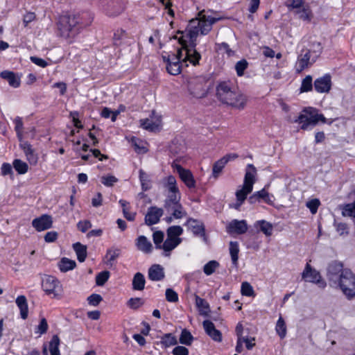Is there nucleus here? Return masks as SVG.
Masks as SVG:
<instances>
[{
	"mask_svg": "<svg viewBox=\"0 0 355 355\" xmlns=\"http://www.w3.org/2000/svg\"><path fill=\"white\" fill-rule=\"evenodd\" d=\"M202 324L206 334L209 336L215 341H221L222 334L219 330L216 329L214 324L211 321L209 320H204Z\"/></svg>",
	"mask_w": 355,
	"mask_h": 355,
	"instance_id": "obj_19",
	"label": "nucleus"
},
{
	"mask_svg": "<svg viewBox=\"0 0 355 355\" xmlns=\"http://www.w3.org/2000/svg\"><path fill=\"white\" fill-rule=\"evenodd\" d=\"M182 239H173L167 236L166 239L164 241L162 245V249L164 251V256H168L169 254L166 252H170L173 249H175L178 245L182 243Z\"/></svg>",
	"mask_w": 355,
	"mask_h": 355,
	"instance_id": "obj_25",
	"label": "nucleus"
},
{
	"mask_svg": "<svg viewBox=\"0 0 355 355\" xmlns=\"http://www.w3.org/2000/svg\"><path fill=\"white\" fill-rule=\"evenodd\" d=\"M176 169L180 178L188 188L191 189L196 187V180L190 170L185 169L180 165H178Z\"/></svg>",
	"mask_w": 355,
	"mask_h": 355,
	"instance_id": "obj_15",
	"label": "nucleus"
},
{
	"mask_svg": "<svg viewBox=\"0 0 355 355\" xmlns=\"http://www.w3.org/2000/svg\"><path fill=\"white\" fill-rule=\"evenodd\" d=\"M254 227L259 228V231L262 232L267 236H270L272 234V225L265 220H257L254 223Z\"/></svg>",
	"mask_w": 355,
	"mask_h": 355,
	"instance_id": "obj_30",
	"label": "nucleus"
},
{
	"mask_svg": "<svg viewBox=\"0 0 355 355\" xmlns=\"http://www.w3.org/2000/svg\"><path fill=\"white\" fill-rule=\"evenodd\" d=\"M145 284L144 275L139 272H136L132 279V289L135 291H143L145 288Z\"/></svg>",
	"mask_w": 355,
	"mask_h": 355,
	"instance_id": "obj_29",
	"label": "nucleus"
},
{
	"mask_svg": "<svg viewBox=\"0 0 355 355\" xmlns=\"http://www.w3.org/2000/svg\"><path fill=\"white\" fill-rule=\"evenodd\" d=\"M239 247L237 241H230V254L233 265L237 266L239 259Z\"/></svg>",
	"mask_w": 355,
	"mask_h": 355,
	"instance_id": "obj_36",
	"label": "nucleus"
},
{
	"mask_svg": "<svg viewBox=\"0 0 355 355\" xmlns=\"http://www.w3.org/2000/svg\"><path fill=\"white\" fill-rule=\"evenodd\" d=\"M180 193H170L164 200V207L169 212L171 209L180 203Z\"/></svg>",
	"mask_w": 355,
	"mask_h": 355,
	"instance_id": "obj_23",
	"label": "nucleus"
},
{
	"mask_svg": "<svg viewBox=\"0 0 355 355\" xmlns=\"http://www.w3.org/2000/svg\"><path fill=\"white\" fill-rule=\"evenodd\" d=\"M163 214L164 211L162 208L155 206L150 207L145 216V223L148 226L158 223Z\"/></svg>",
	"mask_w": 355,
	"mask_h": 355,
	"instance_id": "obj_14",
	"label": "nucleus"
},
{
	"mask_svg": "<svg viewBox=\"0 0 355 355\" xmlns=\"http://www.w3.org/2000/svg\"><path fill=\"white\" fill-rule=\"evenodd\" d=\"M295 13L298 15L299 18L303 21H311L312 17L311 10L309 5L304 6L300 10H297Z\"/></svg>",
	"mask_w": 355,
	"mask_h": 355,
	"instance_id": "obj_38",
	"label": "nucleus"
},
{
	"mask_svg": "<svg viewBox=\"0 0 355 355\" xmlns=\"http://www.w3.org/2000/svg\"><path fill=\"white\" fill-rule=\"evenodd\" d=\"M248 67V62L246 60L242 59L237 62L235 64V70L238 76H242L244 74L245 70Z\"/></svg>",
	"mask_w": 355,
	"mask_h": 355,
	"instance_id": "obj_51",
	"label": "nucleus"
},
{
	"mask_svg": "<svg viewBox=\"0 0 355 355\" xmlns=\"http://www.w3.org/2000/svg\"><path fill=\"white\" fill-rule=\"evenodd\" d=\"M126 35H127V33L124 30H123V29L117 30L114 33V37H113L114 44L116 46L120 45L121 41L123 38L127 37Z\"/></svg>",
	"mask_w": 355,
	"mask_h": 355,
	"instance_id": "obj_57",
	"label": "nucleus"
},
{
	"mask_svg": "<svg viewBox=\"0 0 355 355\" xmlns=\"http://www.w3.org/2000/svg\"><path fill=\"white\" fill-rule=\"evenodd\" d=\"M178 41L185 51L183 62L186 63V67H188V62L193 66L198 65L201 60V55L196 49L197 46L196 38H187L185 35H182Z\"/></svg>",
	"mask_w": 355,
	"mask_h": 355,
	"instance_id": "obj_4",
	"label": "nucleus"
},
{
	"mask_svg": "<svg viewBox=\"0 0 355 355\" xmlns=\"http://www.w3.org/2000/svg\"><path fill=\"white\" fill-rule=\"evenodd\" d=\"M252 191L248 190L247 187H245L244 185H243V188L241 189L237 190L236 191V198L237 201L243 202L247 199V196L249 193H250Z\"/></svg>",
	"mask_w": 355,
	"mask_h": 355,
	"instance_id": "obj_54",
	"label": "nucleus"
},
{
	"mask_svg": "<svg viewBox=\"0 0 355 355\" xmlns=\"http://www.w3.org/2000/svg\"><path fill=\"white\" fill-rule=\"evenodd\" d=\"M48 327L47 321L44 318H43L41 319L40 324L37 327V331L36 332L40 334H44L47 331Z\"/></svg>",
	"mask_w": 355,
	"mask_h": 355,
	"instance_id": "obj_64",
	"label": "nucleus"
},
{
	"mask_svg": "<svg viewBox=\"0 0 355 355\" xmlns=\"http://www.w3.org/2000/svg\"><path fill=\"white\" fill-rule=\"evenodd\" d=\"M139 180L141 182V189L143 191H146L151 189V181L149 175L145 173L142 169L139 171Z\"/></svg>",
	"mask_w": 355,
	"mask_h": 355,
	"instance_id": "obj_35",
	"label": "nucleus"
},
{
	"mask_svg": "<svg viewBox=\"0 0 355 355\" xmlns=\"http://www.w3.org/2000/svg\"><path fill=\"white\" fill-rule=\"evenodd\" d=\"M216 97L223 104L238 110H243L247 103L246 96L237 91L230 81H222L217 85Z\"/></svg>",
	"mask_w": 355,
	"mask_h": 355,
	"instance_id": "obj_2",
	"label": "nucleus"
},
{
	"mask_svg": "<svg viewBox=\"0 0 355 355\" xmlns=\"http://www.w3.org/2000/svg\"><path fill=\"white\" fill-rule=\"evenodd\" d=\"M77 227L83 233H85L92 227V223L88 220H80L77 224Z\"/></svg>",
	"mask_w": 355,
	"mask_h": 355,
	"instance_id": "obj_63",
	"label": "nucleus"
},
{
	"mask_svg": "<svg viewBox=\"0 0 355 355\" xmlns=\"http://www.w3.org/2000/svg\"><path fill=\"white\" fill-rule=\"evenodd\" d=\"M184 64H182L181 62L178 61V58H172V61L166 65V70L168 73L176 76L181 73L182 67Z\"/></svg>",
	"mask_w": 355,
	"mask_h": 355,
	"instance_id": "obj_31",
	"label": "nucleus"
},
{
	"mask_svg": "<svg viewBox=\"0 0 355 355\" xmlns=\"http://www.w3.org/2000/svg\"><path fill=\"white\" fill-rule=\"evenodd\" d=\"M219 265L217 261H209L204 266L203 272L207 275H211L215 272L216 269L219 267Z\"/></svg>",
	"mask_w": 355,
	"mask_h": 355,
	"instance_id": "obj_46",
	"label": "nucleus"
},
{
	"mask_svg": "<svg viewBox=\"0 0 355 355\" xmlns=\"http://www.w3.org/2000/svg\"><path fill=\"white\" fill-rule=\"evenodd\" d=\"M76 266V261L67 257L62 258L58 263V268L62 272L73 270Z\"/></svg>",
	"mask_w": 355,
	"mask_h": 355,
	"instance_id": "obj_33",
	"label": "nucleus"
},
{
	"mask_svg": "<svg viewBox=\"0 0 355 355\" xmlns=\"http://www.w3.org/2000/svg\"><path fill=\"white\" fill-rule=\"evenodd\" d=\"M241 292L243 295L247 297L255 295L253 287L247 282H244L241 284Z\"/></svg>",
	"mask_w": 355,
	"mask_h": 355,
	"instance_id": "obj_50",
	"label": "nucleus"
},
{
	"mask_svg": "<svg viewBox=\"0 0 355 355\" xmlns=\"http://www.w3.org/2000/svg\"><path fill=\"white\" fill-rule=\"evenodd\" d=\"M165 295L166 300L169 302H177L178 301V295L172 288H167Z\"/></svg>",
	"mask_w": 355,
	"mask_h": 355,
	"instance_id": "obj_60",
	"label": "nucleus"
},
{
	"mask_svg": "<svg viewBox=\"0 0 355 355\" xmlns=\"http://www.w3.org/2000/svg\"><path fill=\"white\" fill-rule=\"evenodd\" d=\"M184 225L188 226L195 236L203 237L206 240L205 227L202 221L193 218H189Z\"/></svg>",
	"mask_w": 355,
	"mask_h": 355,
	"instance_id": "obj_9",
	"label": "nucleus"
},
{
	"mask_svg": "<svg viewBox=\"0 0 355 355\" xmlns=\"http://www.w3.org/2000/svg\"><path fill=\"white\" fill-rule=\"evenodd\" d=\"M60 338L58 335H53L49 344H44L42 348L43 355H48L47 349H49L51 355H60L59 350Z\"/></svg>",
	"mask_w": 355,
	"mask_h": 355,
	"instance_id": "obj_18",
	"label": "nucleus"
},
{
	"mask_svg": "<svg viewBox=\"0 0 355 355\" xmlns=\"http://www.w3.org/2000/svg\"><path fill=\"white\" fill-rule=\"evenodd\" d=\"M15 302L20 310L21 318L26 320L28 315V307L26 297L24 295H19L17 297Z\"/></svg>",
	"mask_w": 355,
	"mask_h": 355,
	"instance_id": "obj_26",
	"label": "nucleus"
},
{
	"mask_svg": "<svg viewBox=\"0 0 355 355\" xmlns=\"http://www.w3.org/2000/svg\"><path fill=\"white\" fill-rule=\"evenodd\" d=\"M200 20V25H199V26H200V34L205 35L209 33V31L211 30L212 27L210 26V24H208V22L204 18L202 17Z\"/></svg>",
	"mask_w": 355,
	"mask_h": 355,
	"instance_id": "obj_61",
	"label": "nucleus"
},
{
	"mask_svg": "<svg viewBox=\"0 0 355 355\" xmlns=\"http://www.w3.org/2000/svg\"><path fill=\"white\" fill-rule=\"evenodd\" d=\"M32 225L37 232L49 230L51 228L53 225L52 216L48 214H43L33 219Z\"/></svg>",
	"mask_w": 355,
	"mask_h": 355,
	"instance_id": "obj_10",
	"label": "nucleus"
},
{
	"mask_svg": "<svg viewBox=\"0 0 355 355\" xmlns=\"http://www.w3.org/2000/svg\"><path fill=\"white\" fill-rule=\"evenodd\" d=\"M172 211V216L173 218L176 219L182 218L183 216L187 215L186 211L183 210V207L181 203L175 206L173 208L171 209Z\"/></svg>",
	"mask_w": 355,
	"mask_h": 355,
	"instance_id": "obj_53",
	"label": "nucleus"
},
{
	"mask_svg": "<svg viewBox=\"0 0 355 355\" xmlns=\"http://www.w3.org/2000/svg\"><path fill=\"white\" fill-rule=\"evenodd\" d=\"M331 77L328 73L316 78L313 83L314 89L318 93H328L331 90Z\"/></svg>",
	"mask_w": 355,
	"mask_h": 355,
	"instance_id": "obj_11",
	"label": "nucleus"
},
{
	"mask_svg": "<svg viewBox=\"0 0 355 355\" xmlns=\"http://www.w3.org/2000/svg\"><path fill=\"white\" fill-rule=\"evenodd\" d=\"M148 277L153 282L162 281L165 277L164 269L159 264L152 265L148 270Z\"/></svg>",
	"mask_w": 355,
	"mask_h": 355,
	"instance_id": "obj_17",
	"label": "nucleus"
},
{
	"mask_svg": "<svg viewBox=\"0 0 355 355\" xmlns=\"http://www.w3.org/2000/svg\"><path fill=\"white\" fill-rule=\"evenodd\" d=\"M60 286V282L58 279L51 275H46L42 282L43 291L47 294H53L54 296L58 295L56 288Z\"/></svg>",
	"mask_w": 355,
	"mask_h": 355,
	"instance_id": "obj_12",
	"label": "nucleus"
},
{
	"mask_svg": "<svg viewBox=\"0 0 355 355\" xmlns=\"http://www.w3.org/2000/svg\"><path fill=\"white\" fill-rule=\"evenodd\" d=\"M144 304V301L140 297L130 298L128 302V306L132 309H137Z\"/></svg>",
	"mask_w": 355,
	"mask_h": 355,
	"instance_id": "obj_62",
	"label": "nucleus"
},
{
	"mask_svg": "<svg viewBox=\"0 0 355 355\" xmlns=\"http://www.w3.org/2000/svg\"><path fill=\"white\" fill-rule=\"evenodd\" d=\"M320 202L318 198L312 199L306 202V207L309 209L311 214H314L318 211Z\"/></svg>",
	"mask_w": 355,
	"mask_h": 355,
	"instance_id": "obj_58",
	"label": "nucleus"
},
{
	"mask_svg": "<svg viewBox=\"0 0 355 355\" xmlns=\"http://www.w3.org/2000/svg\"><path fill=\"white\" fill-rule=\"evenodd\" d=\"M196 305L200 311L202 315H207V313L210 311L209 303L203 298H201L198 295H196Z\"/></svg>",
	"mask_w": 355,
	"mask_h": 355,
	"instance_id": "obj_34",
	"label": "nucleus"
},
{
	"mask_svg": "<svg viewBox=\"0 0 355 355\" xmlns=\"http://www.w3.org/2000/svg\"><path fill=\"white\" fill-rule=\"evenodd\" d=\"M12 166L15 171L20 175L25 174L28 170V165L19 159H14Z\"/></svg>",
	"mask_w": 355,
	"mask_h": 355,
	"instance_id": "obj_39",
	"label": "nucleus"
},
{
	"mask_svg": "<svg viewBox=\"0 0 355 355\" xmlns=\"http://www.w3.org/2000/svg\"><path fill=\"white\" fill-rule=\"evenodd\" d=\"M311 58V52L307 50L306 52L302 55H298L297 61L296 63V71L297 73L302 72L310 64L309 60Z\"/></svg>",
	"mask_w": 355,
	"mask_h": 355,
	"instance_id": "obj_24",
	"label": "nucleus"
},
{
	"mask_svg": "<svg viewBox=\"0 0 355 355\" xmlns=\"http://www.w3.org/2000/svg\"><path fill=\"white\" fill-rule=\"evenodd\" d=\"M257 194L258 197L259 198V200H263L266 203L270 205L273 204V202L271 200V198H273V196H270L265 188L257 191Z\"/></svg>",
	"mask_w": 355,
	"mask_h": 355,
	"instance_id": "obj_52",
	"label": "nucleus"
},
{
	"mask_svg": "<svg viewBox=\"0 0 355 355\" xmlns=\"http://www.w3.org/2000/svg\"><path fill=\"white\" fill-rule=\"evenodd\" d=\"M121 253V250L120 248L114 247L108 248L105 256V259H107L106 264L112 266L114 261L120 257Z\"/></svg>",
	"mask_w": 355,
	"mask_h": 355,
	"instance_id": "obj_27",
	"label": "nucleus"
},
{
	"mask_svg": "<svg viewBox=\"0 0 355 355\" xmlns=\"http://www.w3.org/2000/svg\"><path fill=\"white\" fill-rule=\"evenodd\" d=\"M164 234L161 230H157L153 234V240L156 249H162V242L164 241Z\"/></svg>",
	"mask_w": 355,
	"mask_h": 355,
	"instance_id": "obj_48",
	"label": "nucleus"
},
{
	"mask_svg": "<svg viewBox=\"0 0 355 355\" xmlns=\"http://www.w3.org/2000/svg\"><path fill=\"white\" fill-rule=\"evenodd\" d=\"M194 338L187 329H183L180 336L179 341L181 344L190 345Z\"/></svg>",
	"mask_w": 355,
	"mask_h": 355,
	"instance_id": "obj_40",
	"label": "nucleus"
},
{
	"mask_svg": "<svg viewBox=\"0 0 355 355\" xmlns=\"http://www.w3.org/2000/svg\"><path fill=\"white\" fill-rule=\"evenodd\" d=\"M239 155L236 153H229L217 160L214 163L212 167V176L217 179L222 173L225 165L230 162L238 158Z\"/></svg>",
	"mask_w": 355,
	"mask_h": 355,
	"instance_id": "obj_8",
	"label": "nucleus"
},
{
	"mask_svg": "<svg viewBox=\"0 0 355 355\" xmlns=\"http://www.w3.org/2000/svg\"><path fill=\"white\" fill-rule=\"evenodd\" d=\"M227 232L230 234H243L248 230V223L245 220L234 219L226 227Z\"/></svg>",
	"mask_w": 355,
	"mask_h": 355,
	"instance_id": "obj_13",
	"label": "nucleus"
},
{
	"mask_svg": "<svg viewBox=\"0 0 355 355\" xmlns=\"http://www.w3.org/2000/svg\"><path fill=\"white\" fill-rule=\"evenodd\" d=\"M275 329L277 334L280 336V338H283L285 337L286 334V326L284 320L282 317H280L278 319L276 324Z\"/></svg>",
	"mask_w": 355,
	"mask_h": 355,
	"instance_id": "obj_49",
	"label": "nucleus"
},
{
	"mask_svg": "<svg viewBox=\"0 0 355 355\" xmlns=\"http://www.w3.org/2000/svg\"><path fill=\"white\" fill-rule=\"evenodd\" d=\"M119 203L121 205L122 207L123 214L124 218L128 221H134L136 217V212H130L129 211L130 209V203L123 199H121L119 201Z\"/></svg>",
	"mask_w": 355,
	"mask_h": 355,
	"instance_id": "obj_32",
	"label": "nucleus"
},
{
	"mask_svg": "<svg viewBox=\"0 0 355 355\" xmlns=\"http://www.w3.org/2000/svg\"><path fill=\"white\" fill-rule=\"evenodd\" d=\"M208 82L209 78L204 76L190 78L188 81L189 94L197 98L205 97L210 88Z\"/></svg>",
	"mask_w": 355,
	"mask_h": 355,
	"instance_id": "obj_5",
	"label": "nucleus"
},
{
	"mask_svg": "<svg viewBox=\"0 0 355 355\" xmlns=\"http://www.w3.org/2000/svg\"><path fill=\"white\" fill-rule=\"evenodd\" d=\"M178 343L176 337L172 334H166L162 337L160 345L162 347L166 348L168 347L175 345Z\"/></svg>",
	"mask_w": 355,
	"mask_h": 355,
	"instance_id": "obj_37",
	"label": "nucleus"
},
{
	"mask_svg": "<svg viewBox=\"0 0 355 355\" xmlns=\"http://www.w3.org/2000/svg\"><path fill=\"white\" fill-rule=\"evenodd\" d=\"M342 215L343 216L355 218V201L343 205L342 208Z\"/></svg>",
	"mask_w": 355,
	"mask_h": 355,
	"instance_id": "obj_45",
	"label": "nucleus"
},
{
	"mask_svg": "<svg viewBox=\"0 0 355 355\" xmlns=\"http://www.w3.org/2000/svg\"><path fill=\"white\" fill-rule=\"evenodd\" d=\"M304 114H300L295 122L302 124L301 129L307 130L310 126L313 127L319 121L327 123V119L322 114H318L316 109H304Z\"/></svg>",
	"mask_w": 355,
	"mask_h": 355,
	"instance_id": "obj_6",
	"label": "nucleus"
},
{
	"mask_svg": "<svg viewBox=\"0 0 355 355\" xmlns=\"http://www.w3.org/2000/svg\"><path fill=\"white\" fill-rule=\"evenodd\" d=\"M0 77L8 82L10 87L17 88L20 86L21 80L13 71L5 70L0 73Z\"/></svg>",
	"mask_w": 355,
	"mask_h": 355,
	"instance_id": "obj_20",
	"label": "nucleus"
},
{
	"mask_svg": "<svg viewBox=\"0 0 355 355\" xmlns=\"http://www.w3.org/2000/svg\"><path fill=\"white\" fill-rule=\"evenodd\" d=\"M286 6L289 10L293 9L300 10L304 7L303 0H287Z\"/></svg>",
	"mask_w": 355,
	"mask_h": 355,
	"instance_id": "obj_55",
	"label": "nucleus"
},
{
	"mask_svg": "<svg viewBox=\"0 0 355 355\" xmlns=\"http://www.w3.org/2000/svg\"><path fill=\"white\" fill-rule=\"evenodd\" d=\"M117 181L118 179L111 175H105L101 178V183L106 187H112Z\"/></svg>",
	"mask_w": 355,
	"mask_h": 355,
	"instance_id": "obj_59",
	"label": "nucleus"
},
{
	"mask_svg": "<svg viewBox=\"0 0 355 355\" xmlns=\"http://www.w3.org/2000/svg\"><path fill=\"white\" fill-rule=\"evenodd\" d=\"M313 89V78L311 75H307L302 81L300 88V93L309 92Z\"/></svg>",
	"mask_w": 355,
	"mask_h": 355,
	"instance_id": "obj_41",
	"label": "nucleus"
},
{
	"mask_svg": "<svg viewBox=\"0 0 355 355\" xmlns=\"http://www.w3.org/2000/svg\"><path fill=\"white\" fill-rule=\"evenodd\" d=\"M137 249L144 253H150L153 250V245L145 236H139L136 239Z\"/></svg>",
	"mask_w": 355,
	"mask_h": 355,
	"instance_id": "obj_22",
	"label": "nucleus"
},
{
	"mask_svg": "<svg viewBox=\"0 0 355 355\" xmlns=\"http://www.w3.org/2000/svg\"><path fill=\"white\" fill-rule=\"evenodd\" d=\"M73 249L76 254L78 261L81 263L84 262L87 255V246L80 242H76L73 244Z\"/></svg>",
	"mask_w": 355,
	"mask_h": 355,
	"instance_id": "obj_28",
	"label": "nucleus"
},
{
	"mask_svg": "<svg viewBox=\"0 0 355 355\" xmlns=\"http://www.w3.org/2000/svg\"><path fill=\"white\" fill-rule=\"evenodd\" d=\"M167 236L173 239H180V236L183 234V229L180 225H173L166 230Z\"/></svg>",
	"mask_w": 355,
	"mask_h": 355,
	"instance_id": "obj_43",
	"label": "nucleus"
},
{
	"mask_svg": "<svg viewBox=\"0 0 355 355\" xmlns=\"http://www.w3.org/2000/svg\"><path fill=\"white\" fill-rule=\"evenodd\" d=\"M326 277L331 287L339 288L347 300L355 298V275L345 268L343 262L334 260L327 266Z\"/></svg>",
	"mask_w": 355,
	"mask_h": 355,
	"instance_id": "obj_1",
	"label": "nucleus"
},
{
	"mask_svg": "<svg viewBox=\"0 0 355 355\" xmlns=\"http://www.w3.org/2000/svg\"><path fill=\"white\" fill-rule=\"evenodd\" d=\"M140 126L150 132H155L158 129V125L152 119H141Z\"/></svg>",
	"mask_w": 355,
	"mask_h": 355,
	"instance_id": "obj_42",
	"label": "nucleus"
},
{
	"mask_svg": "<svg viewBox=\"0 0 355 355\" xmlns=\"http://www.w3.org/2000/svg\"><path fill=\"white\" fill-rule=\"evenodd\" d=\"M302 277L305 282L315 284L320 288H324L327 286V282L322 279L320 272L312 268L309 263L305 266Z\"/></svg>",
	"mask_w": 355,
	"mask_h": 355,
	"instance_id": "obj_7",
	"label": "nucleus"
},
{
	"mask_svg": "<svg viewBox=\"0 0 355 355\" xmlns=\"http://www.w3.org/2000/svg\"><path fill=\"white\" fill-rule=\"evenodd\" d=\"M257 168L252 164H248L245 168L243 185L248 190L252 191L253 184L256 181Z\"/></svg>",
	"mask_w": 355,
	"mask_h": 355,
	"instance_id": "obj_16",
	"label": "nucleus"
},
{
	"mask_svg": "<svg viewBox=\"0 0 355 355\" xmlns=\"http://www.w3.org/2000/svg\"><path fill=\"white\" fill-rule=\"evenodd\" d=\"M57 26L61 37L73 38L80 33L85 25L81 21L79 15L67 13L60 16Z\"/></svg>",
	"mask_w": 355,
	"mask_h": 355,
	"instance_id": "obj_3",
	"label": "nucleus"
},
{
	"mask_svg": "<svg viewBox=\"0 0 355 355\" xmlns=\"http://www.w3.org/2000/svg\"><path fill=\"white\" fill-rule=\"evenodd\" d=\"M164 187L168 189L169 193H180L176 184V179L173 175H169L166 178V183Z\"/></svg>",
	"mask_w": 355,
	"mask_h": 355,
	"instance_id": "obj_44",
	"label": "nucleus"
},
{
	"mask_svg": "<svg viewBox=\"0 0 355 355\" xmlns=\"http://www.w3.org/2000/svg\"><path fill=\"white\" fill-rule=\"evenodd\" d=\"M110 272L108 270H103L98 273L96 276V284L97 286H103L109 279Z\"/></svg>",
	"mask_w": 355,
	"mask_h": 355,
	"instance_id": "obj_47",
	"label": "nucleus"
},
{
	"mask_svg": "<svg viewBox=\"0 0 355 355\" xmlns=\"http://www.w3.org/2000/svg\"><path fill=\"white\" fill-rule=\"evenodd\" d=\"M87 300L89 305L97 306L103 301V297L99 294L93 293L87 297Z\"/></svg>",
	"mask_w": 355,
	"mask_h": 355,
	"instance_id": "obj_56",
	"label": "nucleus"
},
{
	"mask_svg": "<svg viewBox=\"0 0 355 355\" xmlns=\"http://www.w3.org/2000/svg\"><path fill=\"white\" fill-rule=\"evenodd\" d=\"M199 25H200V20L198 19H191L186 30L185 37L187 38H196L198 33H200Z\"/></svg>",
	"mask_w": 355,
	"mask_h": 355,
	"instance_id": "obj_21",
	"label": "nucleus"
}]
</instances>
